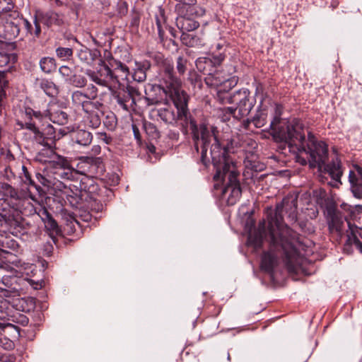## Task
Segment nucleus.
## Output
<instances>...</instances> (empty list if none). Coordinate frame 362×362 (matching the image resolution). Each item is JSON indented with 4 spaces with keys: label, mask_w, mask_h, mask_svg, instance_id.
I'll use <instances>...</instances> for the list:
<instances>
[{
    "label": "nucleus",
    "mask_w": 362,
    "mask_h": 362,
    "mask_svg": "<svg viewBox=\"0 0 362 362\" xmlns=\"http://www.w3.org/2000/svg\"><path fill=\"white\" fill-rule=\"evenodd\" d=\"M52 187L62 192L70 205L78 204V200L87 198L88 194H94L98 189V182L92 177L83 176L79 182V186H67L61 181L52 183Z\"/></svg>",
    "instance_id": "9d476101"
},
{
    "label": "nucleus",
    "mask_w": 362,
    "mask_h": 362,
    "mask_svg": "<svg viewBox=\"0 0 362 362\" xmlns=\"http://www.w3.org/2000/svg\"><path fill=\"white\" fill-rule=\"evenodd\" d=\"M88 197L78 200V204L71 205L72 207L76 208L78 211L76 214L80 220L84 222H90L92 220L93 216L90 211L98 213L103 209V203L108 201L109 198L113 196L112 189L105 187L100 186L98 184V189L94 194H88Z\"/></svg>",
    "instance_id": "0eeeda50"
},
{
    "label": "nucleus",
    "mask_w": 362,
    "mask_h": 362,
    "mask_svg": "<svg viewBox=\"0 0 362 362\" xmlns=\"http://www.w3.org/2000/svg\"><path fill=\"white\" fill-rule=\"evenodd\" d=\"M22 115L24 121H18L17 125L21 129L30 131L33 135L24 133L23 137L26 141L35 142L43 146L45 145V137H43L42 127H38L35 119L41 121L44 114L39 110H35L28 105H24L22 109Z\"/></svg>",
    "instance_id": "f8f14e48"
},
{
    "label": "nucleus",
    "mask_w": 362,
    "mask_h": 362,
    "mask_svg": "<svg viewBox=\"0 0 362 362\" xmlns=\"http://www.w3.org/2000/svg\"><path fill=\"white\" fill-rule=\"evenodd\" d=\"M162 91L172 100L177 111L180 121L182 122L193 117L188 107L190 96L182 89V84L169 87Z\"/></svg>",
    "instance_id": "ddd939ff"
},
{
    "label": "nucleus",
    "mask_w": 362,
    "mask_h": 362,
    "mask_svg": "<svg viewBox=\"0 0 362 362\" xmlns=\"http://www.w3.org/2000/svg\"><path fill=\"white\" fill-rule=\"evenodd\" d=\"M239 77L237 76H233L227 79L221 81L219 79L220 83L216 87H218L217 90V96L221 98L222 94H226L233 88H234L238 83ZM213 86L212 87H214Z\"/></svg>",
    "instance_id": "c756f323"
},
{
    "label": "nucleus",
    "mask_w": 362,
    "mask_h": 362,
    "mask_svg": "<svg viewBox=\"0 0 362 362\" xmlns=\"http://www.w3.org/2000/svg\"><path fill=\"white\" fill-rule=\"evenodd\" d=\"M16 305H20V307L22 308L23 312L29 313L35 307V299L33 298H29L27 300L25 298H21V300H19L18 304H17Z\"/></svg>",
    "instance_id": "052dcab7"
},
{
    "label": "nucleus",
    "mask_w": 362,
    "mask_h": 362,
    "mask_svg": "<svg viewBox=\"0 0 362 362\" xmlns=\"http://www.w3.org/2000/svg\"><path fill=\"white\" fill-rule=\"evenodd\" d=\"M86 74L90 78V80L95 82L96 84L103 87L107 86V81H106L105 78H102V77L100 76L97 71L88 69L86 71Z\"/></svg>",
    "instance_id": "bf43d9fd"
},
{
    "label": "nucleus",
    "mask_w": 362,
    "mask_h": 362,
    "mask_svg": "<svg viewBox=\"0 0 362 362\" xmlns=\"http://www.w3.org/2000/svg\"><path fill=\"white\" fill-rule=\"evenodd\" d=\"M113 97L116 99L117 103L124 110H129L127 103L132 101V96L125 95L124 92L115 91L113 93Z\"/></svg>",
    "instance_id": "c03bdc74"
},
{
    "label": "nucleus",
    "mask_w": 362,
    "mask_h": 362,
    "mask_svg": "<svg viewBox=\"0 0 362 362\" xmlns=\"http://www.w3.org/2000/svg\"><path fill=\"white\" fill-rule=\"evenodd\" d=\"M297 206V196L288 195L283 199L281 203L276 204L274 214L268 216V231L270 233L273 243H276L275 231L282 232L286 230V227H288L286 224H284L283 212L285 211L288 214V218L290 222L295 223L298 219Z\"/></svg>",
    "instance_id": "423d86ee"
},
{
    "label": "nucleus",
    "mask_w": 362,
    "mask_h": 362,
    "mask_svg": "<svg viewBox=\"0 0 362 362\" xmlns=\"http://www.w3.org/2000/svg\"><path fill=\"white\" fill-rule=\"evenodd\" d=\"M244 165L246 168L257 173L262 172L266 168V165L259 161L253 153H250L246 156L244 160Z\"/></svg>",
    "instance_id": "7c9ffc66"
},
{
    "label": "nucleus",
    "mask_w": 362,
    "mask_h": 362,
    "mask_svg": "<svg viewBox=\"0 0 362 362\" xmlns=\"http://www.w3.org/2000/svg\"><path fill=\"white\" fill-rule=\"evenodd\" d=\"M328 228L330 233L336 232L341 235L344 227V221L341 213L339 211L334 215L328 216Z\"/></svg>",
    "instance_id": "c85d7f7f"
},
{
    "label": "nucleus",
    "mask_w": 362,
    "mask_h": 362,
    "mask_svg": "<svg viewBox=\"0 0 362 362\" xmlns=\"http://www.w3.org/2000/svg\"><path fill=\"white\" fill-rule=\"evenodd\" d=\"M33 18L35 25L34 33L37 37H39L42 33L41 24L47 29H52L53 28L62 26L64 23L63 15L54 10H36Z\"/></svg>",
    "instance_id": "dca6fc26"
},
{
    "label": "nucleus",
    "mask_w": 362,
    "mask_h": 362,
    "mask_svg": "<svg viewBox=\"0 0 362 362\" xmlns=\"http://www.w3.org/2000/svg\"><path fill=\"white\" fill-rule=\"evenodd\" d=\"M143 129L151 139H158L160 137V133L156 124L146 120L143 121Z\"/></svg>",
    "instance_id": "58836bf2"
},
{
    "label": "nucleus",
    "mask_w": 362,
    "mask_h": 362,
    "mask_svg": "<svg viewBox=\"0 0 362 362\" xmlns=\"http://www.w3.org/2000/svg\"><path fill=\"white\" fill-rule=\"evenodd\" d=\"M87 114V119L90 127L98 128L101 124L100 112L98 111L85 112Z\"/></svg>",
    "instance_id": "6e6d98bb"
},
{
    "label": "nucleus",
    "mask_w": 362,
    "mask_h": 362,
    "mask_svg": "<svg viewBox=\"0 0 362 362\" xmlns=\"http://www.w3.org/2000/svg\"><path fill=\"white\" fill-rule=\"evenodd\" d=\"M187 80L190 83V84L194 87V88H197L199 90L202 89L203 82L202 76L199 75L194 70L189 71Z\"/></svg>",
    "instance_id": "a18cd8bd"
},
{
    "label": "nucleus",
    "mask_w": 362,
    "mask_h": 362,
    "mask_svg": "<svg viewBox=\"0 0 362 362\" xmlns=\"http://www.w3.org/2000/svg\"><path fill=\"white\" fill-rule=\"evenodd\" d=\"M183 126L185 127H187L188 124L190 126V130L192 133V137L194 142V149L197 153L199 152V142L201 141L200 138V131H199V125L197 124V121L194 117L187 119L185 121H182Z\"/></svg>",
    "instance_id": "bb28decb"
},
{
    "label": "nucleus",
    "mask_w": 362,
    "mask_h": 362,
    "mask_svg": "<svg viewBox=\"0 0 362 362\" xmlns=\"http://www.w3.org/2000/svg\"><path fill=\"white\" fill-rule=\"evenodd\" d=\"M35 179L39 184L49 192L52 187V182L40 173H35Z\"/></svg>",
    "instance_id": "774afa93"
},
{
    "label": "nucleus",
    "mask_w": 362,
    "mask_h": 362,
    "mask_svg": "<svg viewBox=\"0 0 362 362\" xmlns=\"http://www.w3.org/2000/svg\"><path fill=\"white\" fill-rule=\"evenodd\" d=\"M209 132L214 140L210 148L211 163L216 170L213 180L217 182L214 188L218 189L228 175V182L222 189V195L225 196L229 192L227 205L233 206L242 196V187L239 180L240 173L229 154L235 153L240 146L238 138L225 135L219 136V131L214 126L211 127Z\"/></svg>",
    "instance_id": "f257e3e1"
},
{
    "label": "nucleus",
    "mask_w": 362,
    "mask_h": 362,
    "mask_svg": "<svg viewBox=\"0 0 362 362\" xmlns=\"http://www.w3.org/2000/svg\"><path fill=\"white\" fill-rule=\"evenodd\" d=\"M264 100V98L261 99L255 115L251 117V121L256 128H261L267 124L268 111L267 108L262 107Z\"/></svg>",
    "instance_id": "cd10ccee"
},
{
    "label": "nucleus",
    "mask_w": 362,
    "mask_h": 362,
    "mask_svg": "<svg viewBox=\"0 0 362 362\" xmlns=\"http://www.w3.org/2000/svg\"><path fill=\"white\" fill-rule=\"evenodd\" d=\"M227 103L235 104L238 109L237 117L243 118L247 116L254 107L256 100L251 96L247 88H241L227 95Z\"/></svg>",
    "instance_id": "2eb2a0df"
},
{
    "label": "nucleus",
    "mask_w": 362,
    "mask_h": 362,
    "mask_svg": "<svg viewBox=\"0 0 362 362\" xmlns=\"http://www.w3.org/2000/svg\"><path fill=\"white\" fill-rule=\"evenodd\" d=\"M245 230L247 233V242L255 249L262 247L264 239L266 236V223L264 220L259 221L258 228H255V220L249 216L245 223Z\"/></svg>",
    "instance_id": "f3484780"
},
{
    "label": "nucleus",
    "mask_w": 362,
    "mask_h": 362,
    "mask_svg": "<svg viewBox=\"0 0 362 362\" xmlns=\"http://www.w3.org/2000/svg\"><path fill=\"white\" fill-rule=\"evenodd\" d=\"M66 81L77 88L85 87L87 84V79L84 76L74 73L70 78L66 79Z\"/></svg>",
    "instance_id": "5fc2aeb1"
},
{
    "label": "nucleus",
    "mask_w": 362,
    "mask_h": 362,
    "mask_svg": "<svg viewBox=\"0 0 362 362\" xmlns=\"http://www.w3.org/2000/svg\"><path fill=\"white\" fill-rule=\"evenodd\" d=\"M45 224V228L52 241L56 245L58 236L62 235V230L52 214L45 207L40 209L37 213Z\"/></svg>",
    "instance_id": "aec40b11"
},
{
    "label": "nucleus",
    "mask_w": 362,
    "mask_h": 362,
    "mask_svg": "<svg viewBox=\"0 0 362 362\" xmlns=\"http://www.w3.org/2000/svg\"><path fill=\"white\" fill-rule=\"evenodd\" d=\"M21 336V328L8 321L0 323V341L3 339L18 340Z\"/></svg>",
    "instance_id": "4be33fe9"
},
{
    "label": "nucleus",
    "mask_w": 362,
    "mask_h": 362,
    "mask_svg": "<svg viewBox=\"0 0 362 362\" xmlns=\"http://www.w3.org/2000/svg\"><path fill=\"white\" fill-rule=\"evenodd\" d=\"M180 40L183 45L191 47L198 44L199 38L197 35L189 34V32H182Z\"/></svg>",
    "instance_id": "8fccbe9b"
},
{
    "label": "nucleus",
    "mask_w": 362,
    "mask_h": 362,
    "mask_svg": "<svg viewBox=\"0 0 362 362\" xmlns=\"http://www.w3.org/2000/svg\"><path fill=\"white\" fill-rule=\"evenodd\" d=\"M10 320L13 322H16L17 324H19L22 326H26L28 325L29 322L28 317L19 312H16L15 313L11 314L10 313Z\"/></svg>",
    "instance_id": "680f3d73"
},
{
    "label": "nucleus",
    "mask_w": 362,
    "mask_h": 362,
    "mask_svg": "<svg viewBox=\"0 0 362 362\" xmlns=\"http://www.w3.org/2000/svg\"><path fill=\"white\" fill-rule=\"evenodd\" d=\"M84 163L89 165V173L95 176L103 175L105 169L103 158L100 157L85 156L83 157Z\"/></svg>",
    "instance_id": "5701e85b"
},
{
    "label": "nucleus",
    "mask_w": 362,
    "mask_h": 362,
    "mask_svg": "<svg viewBox=\"0 0 362 362\" xmlns=\"http://www.w3.org/2000/svg\"><path fill=\"white\" fill-rule=\"evenodd\" d=\"M177 16L176 26L181 32H192L199 27L197 18L205 14V9L202 6L185 9L178 8L175 11Z\"/></svg>",
    "instance_id": "4468645a"
},
{
    "label": "nucleus",
    "mask_w": 362,
    "mask_h": 362,
    "mask_svg": "<svg viewBox=\"0 0 362 362\" xmlns=\"http://www.w3.org/2000/svg\"><path fill=\"white\" fill-rule=\"evenodd\" d=\"M0 192L5 197H10L16 206V209H9L6 211H18L22 214L28 216L36 211L35 206L29 202V199L33 201H37L36 196L34 195L29 189L27 190L18 189L11 185L6 182H0Z\"/></svg>",
    "instance_id": "9b49d317"
},
{
    "label": "nucleus",
    "mask_w": 362,
    "mask_h": 362,
    "mask_svg": "<svg viewBox=\"0 0 362 362\" xmlns=\"http://www.w3.org/2000/svg\"><path fill=\"white\" fill-rule=\"evenodd\" d=\"M270 238V247L268 251L264 252L261 257V270L268 274L272 278L274 276V269L279 265V256L276 252H280L284 264L290 273L297 272L302 264L303 257L294 243H300V235L289 227L282 232L275 231L276 243Z\"/></svg>",
    "instance_id": "f03ea898"
},
{
    "label": "nucleus",
    "mask_w": 362,
    "mask_h": 362,
    "mask_svg": "<svg viewBox=\"0 0 362 362\" xmlns=\"http://www.w3.org/2000/svg\"><path fill=\"white\" fill-rule=\"evenodd\" d=\"M356 172L350 170L349 181L351 185V192L354 197H362V168L358 165H354Z\"/></svg>",
    "instance_id": "412c9836"
},
{
    "label": "nucleus",
    "mask_w": 362,
    "mask_h": 362,
    "mask_svg": "<svg viewBox=\"0 0 362 362\" xmlns=\"http://www.w3.org/2000/svg\"><path fill=\"white\" fill-rule=\"evenodd\" d=\"M306 151H304L309 155V165L310 168L318 166L319 168L324 167L325 173L335 181L341 184L340 179L343 174L341 160L336 158L329 163L326 164L328 158V146L322 141H313L312 145L305 146Z\"/></svg>",
    "instance_id": "39448f33"
},
{
    "label": "nucleus",
    "mask_w": 362,
    "mask_h": 362,
    "mask_svg": "<svg viewBox=\"0 0 362 362\" xmlns=\"http://www.w3.org/2000/svg\"><path fill=\"white\" fill-rule=\"evenodd\" d=\"M149 57L158 67L157 78L159 83L154 86V88L163 90L182 84L181 78L177 76L174 70V64L170 59L165 57L163 54L158 52L150 53Z\"/></svg>",
    "instance_id": "1a4fd4ad"
},
{
    "label": "nucleus",
    "mask_w": 362,
    "mask_h": 362,
    "mask_svg": "<svg viewBox=\"0 0 362 362\" xmlns=\"http://www.w3.org/2000/svg\"><path fill=\"white\" fill-rule=\"evenodd\" d=\"M16 8L13 0H0V17L2 15L8 13L18 12L15 8Z\"/></svg>",
    "instance_id": "3c124183"
},
{
    "label": "nucleus",
    "mask_w": 362,
    "mask_h": 362,
    "mask_svg": "<svg viewBox=\"0 0 362 362\" xmlns=\"http://www.w3.org/2000/svg\"><path fill=\"white\" fill-rule=\"evenodd\" d=\"M226 59V54L224 52L213 51L210 54L209 60H211L212 64L216 68L219 66Z\"/></svg>",
    "instance_id": "0e129e2a"
},
{
    "label": "nucleus",
    "mask_w": 362,
    "mask_h": 362,
    "mask_svg": "<svg viewBox=\"0 0 362 362\" xmlns=\"http://www.w3.org/2000/svg\"><path fill=\"white\" fill-rule=\"evenodd\" d=\"M200 148L201 155L198 163L202 164L204 169H208L211 163L210 160L207 157L208 148H206V146H200Z\"/></svg>",
    "instance_id": "338daca9"
},
{
    "label": "nucleus",
    "mask_w": 362,
    "mask_h": 362,
    "mask_svg": "<svg viewBox=\"0 0 362 362\" xmlns=\"http://www.w3.org/2000/svg\"><path fill=\"white\" fill-rule=\"evenodd\" d=\"M322 204L325 206L327 216L330 215H334L335 213L339 212L337 209L335 202L331 197H327L325 194V192H324V198Z\"/></svg>",
    "instance_id": "37998d69"
},
{
    "label": "nucleus",
    "mask_w": 362,
    "mask_h": 362,
    "mask_svg": "<svg viewBox=\"0 0 362 362\" xmlns=\"http://www.w3.org/2000/svg\"><path fill=\"white\" fill-rule=\"evenodd\" d=\"M16 60V56L14 54H8L6 52L0 51V67L8 65L11 61L14 63Z\"/></svg>",
    "instance_id": "69168bd1"
},
{
    "label": "nucleus",
    "mask_w": 362,
    "mask_h": 362,
    "mask_svg": "<svg viewBox=\"0 0 362 362\" xmlns=\"http://www.w3.org/2000/svg\"><path fill=\"white\" fill-rule=\"evenodd\" d=\"M23 219L15 211H0V268L8 270L18 267L21 261L17 254L21 250L18 240L19 234H24Z\"/></svg>",
    "instance_id": "7ed1b4c3"
},
{
    "label": "nucleus",
    "mask_w": 362,
    "mask_h": 362,
    "mask_svg": "<svg viewBox=\"0 0 362 362\" xmlns=\"http://www.w3.org/2000/svg\"><path fill=\"white\" fill-rule=\"evenodd\" d=\"M200 138H201V146H206L208 148L211 143V133L207 125L204 123L199 124Z\"/></svg>",
    "instance_id": "49530a36"
},
{
    "label": "nucleus",
    "mask_w": 362,
    "mask_h": 362,
    "mask_svg": "<svg viewBox=\"0 0 362 362\" xmlns=\"http://www.w3.org/2000/svg\"><path fill=\"white\" fill-rule=\"evenodd\" d=\"M58 177L61 179L67 180H75L77 179V176L78 175V171L74 169V167L67 168V169H62L56 171L54 173Z\"/></svg>",
    "instance_id": "a19ab883"
},
{
    "label": "nucleus",
    "mask_w": 362,
    "mask_h": 362,
    "mask_svg": "<svg viewBox=\"0 0 362 362\" xmlns=\"http://www.w3.org/2000/svg\"><path fill=\"white\" fill-rule=\"evenodd\" d=\"M34 85L44 91L49 97H55L59 93L57 86L50 79L45 78H37L35 80Z\"/></svg>",
    "instance_id": "b1692460"
},
{
    "label": "nucleus",
    "mask_w": 362,
    "mask_h": 362,
    "mask_svg": "<svg viewBox=\"0 0 362 362\" xmlns=\"http://www.w3.org/2000/svg\"><path fill=\"white\" fill-rule=\"evenodd\" d=\"M195 65L199 72L206 76L204 81L209 87L218 86L220 83L219 78L216 76L218 74L216 68L212 64L211 60H209V57L198 58L195 62Z\"/></svg>",
    "instance_id": "6ab92c4d"
},
{
    "label": "nucleus",
    "mask_w": 362,
    "mask_h": 362,
    "mask_svg": "<svg viewBox=\"0 0 362 362\" xmlns=\"http://www.w3.org/2000/svg\"><path fill=\"white\" fill-rule=\"evenodd\" d=\"M305 126L301 119L279 120L270 122L267 132L276 143L288 145L289 148L296 147L298 151H305Z\"/></svg>",
    "instance_id": "20e7f679"
},
{
    "label": "nucleus",
    "mask_w": 362,
    "mask_h": 362,
    "mask_svg": "<svg viewBox=\"0 0 362 362\" xmlns=\"http://www.w3.org/2000/svg\"><path fill=\"white\" fill-rule=\"evenodd\" d=\"M69 115L62 110H57L50 112L49 119L59 125H65L69 122Z\"/></svg>",
    "instance_id": "4c0bfd02"
},
{
    "label": "nucleus",
    "mask_w": 362,
    "mask_h": 362,
    "mask_svg": "<svg viewBox=\"0 0 362 362\" xmlns=\"http://www.w3.org/2000/svg\"><path fill=\"white\" fill-rule=\"evenodd\" d=\"M151 63L148 60L136 62V68L132 75L133 79L137 82H143L146 79V72L150 70Z\"/></svg>",
    "instance_id": "a878e982"
},
{
    "label": "nucleus",
    "mask_w": 362,
    "mask_h": 362,
    "mask_svg": "<svg viewBox=\"0 0 362 362\" xmlns=\"http://www.w3.org/2000/svg\"><path fill=\"white\" fill-rule=\"evenodd\" d=\"M354 245L357 250L362 254V242L355 235L354 232H350V234L347 235V240L344 245L345 248Z\"/></svg>",
    "instance_id": "4d7b16f0"
},
{
    "label": "nucleus",
    "mask_w": 362,
    "mask_h": 362,
    "mask_svg": "<svg viewBox=\"0 0 362 362\" xmlns=\"http://www.w3.org/2000/svg\"><path fill=\"white\" fill-rule=\"evenodd\" d=\"M101 67L97 71L100 76L102 77V78H105L106 81L110 79L112 81L119 82V75L115 74L113 70L111 69L104 61L101 60Z\"/></svg>",
    "instance_id": "c9c22d12"
},
{
    "label": "nucleus",
    "mask_w": 362,
    "mask_h": 362,
    "mask_svg": "<svg viewBox=\"0 0 362 362\" xmlns=\"http://www.w3.org/2000/svg\"><path fill=\"white\" fill-rule=\"evenodd\" d=\"M33 187L35 189L38 195V197H36L37 201H35V202H40L45 200L47 203V199H50V197L47 196L48 191L46 189V188L43 187L40 184L37 182L33 186Z\"/></svg>",
    "instance_id": "e2e57ef3"
},
{
    "label": "nucleus",
    "mask_w": 362,
    "mask_h": 362,
    "mask_svg": "<svg viewBox=\"0 0 362 362\" xmlns=\"http://www.w3.org/2000/svg\"><path fill=\"white\" fill-rule=\"evenodd\" d=\"M40 70L46 74H51L57 69V62L54 57H44L39 62Z\"/></svg>",
    "instance_id": "f704fd0d"
},
{
    "label": "nucleus",
    "mask_w": 362,
    "mask_h": 362,
    "mask_svg": "<svg viewBox=\"0 0 362 362\" xmlns=\"http://www.w3.org/2000/svg\"><path fill=\"white\" fill-rule=\"evenodd\" d=\"M21 21L19 12H14L4 21H1L0 38L6 42L15 40L20 34Z\"/></svg>",
    "instance_id": "a211bd4d"
},
{
    "label": "nucleus",
    "mask_w": 362,
    "mask_h": 362,
    "mask_svg": "<svg viewBox=\"0 0 362 362\" xmlns=\"http://www.w3.org/2000/svg\"><path fill=\"white\" fill-rule=\"evenodd\" d=\"M189 65V62L188 59L184 56H179L176 59V69H177V75L180 78L185 74L187 71H188V66Z\"/></svg>",
    "instance_id": "79ce46f5"
},
{
    "label": "nucleus",
    "mask_w": 362,
    "mask_h": 362,
    "mask_svg": "<svg viewBox=\"0 0 362 362\" xmlns=\"http://www.w3.org/2000/svg\"><path fill=\"white\" fill-rule=\"evenodd\" d=\"M110 64L112 67L114 68L113 71L115 72H121V74L119 75V77H124L127 78L129 74V70L128 66L121 62L120 61L112 59V62H110Z\"/></svg>",
    "instance_id": "09e8293b"
},
{
    "label": "nucleus",
    "mask_w": 362,
    "mask_h": 362,
    "mask_svg": "<svg viewBox=\"0 0 362 362\" xmlns=\"http://www.w3.org/2000/svg\"><path fill=\"white\" fill-rule=\"evenodd\" d=\"M13 306L9 301L0 296V323L10 321V313H12Z\"/></svg>",
    "instance_id": "e433bc0d"
},
{
    "label": "nucleus",
    "mask_w": 362,
    "mask_h": 362,
    "mask_svg": "<svg viewBox=\"0 0 362 362\" xmlns=\"http://www.w3.org/2000/svg\"><path fill=\"white\" fill-rule=\"evenodd\" d=\"M77 56L83 62L90 64L93 62L92 50L86 47L81 48L77 53Z\"/></svg>",
    "instance_id": "13d9d810"
},
{
    "label": "nucleus",
    "mask_w": 362,
    "mask_h": 362,
    "mask_svg": "<svg viewBox=\"0 0 362 362\" xmlns=\"http://www.w3.org/2000/svg\"><path fill=\"white\" fill-rule=\"evenodd\" d=\"M149 57L158 67L157 78L159 83L154 86V88L163 90L182 84L181 78L177 76L174 70V64L170 59L165 57L163 54L158 52L150 53Z\"/></svg>",
    "instance_id": "6e6552de"
},
{
    "label": "nucleus",
    "mask_w": 362,
    "mask_h": 362,
    "mask_svg": "<svg viewBox=\"0 0 362 362\" xmlns=\"http://www.w3.org/2000/svg\"><path fill=\"white\" fill-rule=\"evenodd\" d=\"M2 288L0 289V293L5 297H15L20 296L19 289L16 286H13L12 284H8L4 281V285L2 286Z\"/></svg>",
    "instance_id": "603ef678"
},
{
    "label": "nucleus",
    "mask_w": 362,
    "mask_h": 362,
    "mask_svg": "<svg viewBox=\"0 0 362 362\" xmlns=\"http://www.w3.org/2000/svg\"><path fill=\"white\" fill-rule=\"evenodd\" d=\"M158 116L166 124H172L180 120L177 112L175 113L174 110L170 107L160 108L158 110Z\"/></svg>",
    "instance_id": "2f4dec72"
},
{
    "label": "nucleus",
    "mask_w": 362,
    "mask_h": 362,
    "mask_svg": "<svg viewBox=\"0 0 362 362\" xmlns=\"http://www.w3.org/2000/svg\"><path fill=\"white\" fill-rule=\"evenodd\" d=\"M155 22L158 31L160 42L163 43L165 41V35L164 28H167V16L164 8L160 7L158 13L155 15Z\"/></svg>",
    "instance_id": "393cba45"
},
{
    "label": "nucleus",
    "mask_w": 362,
    "mask_h": 362,
    "mask_svg": "<svg viewBox=\"0 0 362 362\" xmlns=\"http://www.w3.org/2000/svg\"><path fill=\"white\" fill-rule=\"evenodd\" d=\"M72 139L78 144L86 146L90 144L93 135L88 131L78 129L74 132Z\"/></svg>",
    "instance_id": "72a5a7b5"
},
{
    "label": "nucleus",
    "mask_w": 362,
    "mask_h": 362,
    "mask_svg": "<svg viewBox=\"0 0 362 362\" xmlns=\"http://www.w3.org/2000/svg\"><path fill=\"white\" fill-rule=\"evenodd\" d=\"M52 167L59 170L67 169L73 167L71 165V160L68 159L66 157L57 155L56 158L52 161Z\"/></svg>",
    "instance_id": "ea45409f"
},
{
    "label": "nucleus",
    "mask_w": 362,
    "mask_h": 362,
    "mask_svg": "<svg viewBox=\"0 0 362 362\" xmlns=\"http://www.w3.org/2000/svg\"><path fill=\"white\" fill-rule=\"evenodd\" d=\"M71 100L74 105L76 106H81L82 110L85 112V105L88 103V100L86 99L85 93L81 91L76 90L72 93Z\"/></svg>",
    "instance_id": "de8ad7c7"
},
{
    "label": "nucleus",
    "mask_w": 362,
    "mask_h": 362,
    "mask_svg": "<svg viewBox=\"0 0 362 362\" xmlns=\"http://www.w3.org/2000/svg\"><path fill=\"white\" fill-rule=\"evenodd\" d=\"M55 52L57 57L62 61L70 60L74 54V50L70 47H58Z\"/></svg>",
    "instance_id": "864d4df0"
},
{
    "label": "nucleus",
    "mask_w": 362,
    "mask_h": 362,
    "mask_svg": "<svg viewBox=\"0 0 362 362\" xmlns=\"http://www.w3.org/2000/svg\"><path fill=\"white\" fill-rule=\"evenodd\" d=\"M43 137H45V145L43 146L51 148L53 145H55L56 131L54 127L48 124L45 127L42 125Z\"/></svg>",
    "instance_id": "473e14b6"
}]
</instances>
